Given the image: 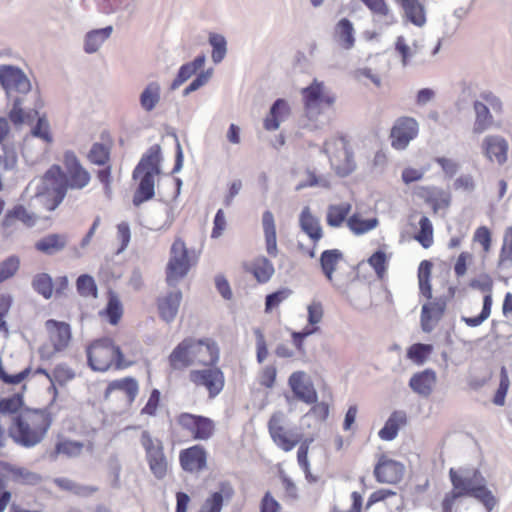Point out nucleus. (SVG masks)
<instances>
[{
    "label": "nucleus",
    "mask_w": 512,
    "mask_h": 512,
    "mask_svg": "<svg viewBox=\"0 0 512 512\" xmlns=\"http://www.w3.org/2000/svg\"><path fill=\"white\" fill-rule=\"evenodd\" d=\"M62 163L64 169L58 164H53L42 177L44 190L50 197L47 204L50 211L55 210L64 201L69 191L84 190L92 180L91 173L74 151H64Z\"/></svg>",
    "instance_id": "f257e3e1"
},
{
    "label": "nucleus",
    "mask_w": 512,
    "mask_h": 512,
    "mask_svg": "<svg viewBox=\"0 0 512 512\" xmlns=\"http://www.w3.org/2000/svg\"><path fill=\"white\" fill-rule=\"evenodd\" d=\"M449 478L452 490L442 500L443 512H452L455 502L462 497H473L480 501L490 512L497 501L492 492L487 488L485 478L478 469L449 470Z\"/></svg>",
    "instance_id": "f03ea898"
},
{
    "label": "nucleus",
    "mask_w": 512,
    "mask_h": 512,
    "mask_svg": "<svg viewBox=\"0 0 512 512\" xmlns=\"http://www.w3.org/2000/svg\"><path fill=\"white\" fill-rule=\"evenodd\" d=\"M161 148L158 144L152 145L133 170L132 178L138 181L133 193V205L139 207L155 196V177L161 173Z\"/></svg>",
    "instance_id": "7ed1b4c3"
},
{
    "label": "nucleus",
    "mask_w": 512,
    "mask_h": 512,
    "mask_svg": "<svg viewBox=\"0 0 512 512\" xmlns=\"http://www.w3.org/2000/svg\"><path fill=\"white\" fill-rule=\"evenodd\" d=\"M52 424V417L45 410H29L19 414L9 428L15 442L25 447L40 443Z\"/></svg>",
    "instance_id": "20e7f679"
},
{
    "label": "nucleus",
    "mask_w": 512,
    "mask_h": 512,
    "mask_svg": "<svg viewBox=\"0 0 512 512\" xmlns=\"http://www.w3.org/2000/svg\"><path fill=\"white\" fill-rule=\"evenodd\" d=\"M86 355L89 367L97 372H106L111 368L123 369L133 364V361L125 359L121 348L109 337L95 339L89 343Z\"/></svg>",
    "instance_id": "39448f33"
},
{
    "label": "nucleus",
    "mask_w": 512,
    "mask_h": 512,
    "mask_svg": "<svg viewBox=\"0 0 512 512\" xmlns=\"http://www.w3.org/2000/svg\"><path fill=\"white\" fill-rule=\"evenodd\" d=\"M198 262V256L190 251L181 237H176L171 245L165 268L166 282L174 286L184 279Z\"/></svg>",
    "instance_id": "423d86ee"
},
{
    "label": "nucleus",
    "mask_w": 512,
    "mask_h": 512,
    "mask_svg": "<svg viewBox=\"0 0 512 512\" xmlns=\"http://www.w3.org/2000/svg\"><path fill=\"white\" fill-rule=\"evenodd\" d=\"M172 433L183 434L194 441H208L216 434V423L201 414L180 412L174 418Z\"/></svg>",
    "instance_id": "0eeeda50"
},
{
    "label": "nucleus",
    "mask_w": 512,
    "mask_h": 512,
    "mask_svg": "<svg viewBox=\"0 0 512 512\" xmlns=\"http://www.w3.org/2000/svg\"><path fill=\"white\" fill-rule=\"evenodd\" d=\"M301 96L305 116L311 121H316L326 110L333 109L336 102V95L317 79L301 89Z\"/></svg>",
    "instance_id": "6e6552de"
},
{
    "label": "nucleus",
    "mask_w": 512,
    "mask_h": 512,
    "mask_svg": "<svg viewBox=\"0 0 512 512\" xmlns=\"http://www.w3.org/2000/svg\"><path fill=\"white\" fill-rule=\"evenodd\" d=\"M331 166L340 176H347L354 168L355 163L349 141L344 136L334 137L324 144Z\"/></svg>",
    "instance_id": "1a4fd4ad"
},
{
    "label": "nucleus",
    "mask_w": 512,
    "mask_h": 512,
    "mask_svg": "<svg viewBox=\"0 0 512 512\" xmlns=\"http://www.w3.org/2000/svg\"><path fill=\"white\" fill-rule=\"evenodd\" d=\"M468 286L483 294V307L479 315L474 317L463 316L461 320L469 327H477L487 320L491 314L494 280L490 274L483 272L471 278Z\"/></svg>",
    "instance_id": "9d476101"
},
{
    "label": "nucleus",
    "mask_w": 512,
    "mask_h": 512,
    "mask_svg": "<svg viewBox=\"0 0 512 512\" xmlns=\"http://www.w3.org/2000/svg\"><path fill=\"white\" fill-rule=\"evenodd\" d=\"M140 443L145 451L146 461L152 474L163 479L168 472V461L161 440L153 438L147 430L142 431Z\"/></svg>",
    "instance_id": "9b49d317"
},
{
    "label": "nucleus",
    "mask_w": 512,
    "mask_h": 512,
    "mask_svg": "<svg viewBox=\"0 0 512 512\" xmlns=\"http://www.w3.org/2000/svg\"><path fill=\"white\" fill-rule=\"evenodd\" d=\"M267 427L275 445L285 452L291 451L301 442L302 435L286 427V416L281 411L271 415Z\"/></svg>",
    "instance_id": "f8f14e48"
},
{
    "label": "nucleus",
    "mask_w": 512,
    "mask_h": 512,
    "mask_svg": "<svg viewBox=\"0 0 512 512\" xmlns=\"http://www.w3.org/2000/svg\"><path fill=\"white\" fill-rule=\"evenodd\" d=\"M188 378L196 388H204L211 399L218 396L225 386L224 373L216 365L203 369H192Z\"/></svg>",
    "instance_id": "ddd939ff"
},
{
    "label": "nucleus",
    "mask_w": 512,
    "mask_h": 512,
    "mask_svg": "<svg viewBox=\"0 0 512 512\" xmlns=\"http://www.w3.org/2000/svg\"><path fill=\"white\" fill-rule=\"evenodd\" d=\"M419 132L418 122L408 116H402L396 119L391 131L390 140L391 146L396 150L405 149L410 141L415 139Z\"/></svg>",
    "instance_id": "4468645a"
},
{
    "label": "nucleus",
    "mask_w": 512,
    "mask_h": 512,
    "mask_svg": "<svg viewBox=\"0 0 512 512\" xmlns=\"http://www.w3.org/2000/svg\"><path fill=\"white\" fill-rule=\"evenodd\" d=\"M0 83L7 95L12 93L27 94L31 90V83L25 73L18 67L11 65L0 66Z\"/></svg>",
    "instance_id": "2eb2a0df"
},
{
    "label": "nucleus",
    "mask_w": 512,
    "mask_h": 512,
    "mask_svg": "<svg viewBox=\"0 0 512 512\" xmlns=\"http://www.w3.org/2000/svg\"><path fill=\"white\" fill-rule=\"evenodd\" d=\"M209 453L201 444H194L179 452V464L183 471L198 474L208 468Z\"/></svg>",
    "instance_id": "dca6fc26"
},
{
    "label": "nucleus",
    "mask_w": 512,
    "mask_h": 512,
    "mask_svg": "<svg viewBox=\"0 0 512 512\" xmlns=\"http://www.w3.org/2000/svg\"><path fill=\"white\" fill-rule=\"evenodd\" d=\"M193 365L215 366L219 361V347L211 339H194L191 337Z\"/></svg>",
    "instance_id": "f3484780"
},
{
    "label": "nucleus",
    "mask_w": 512,
    "mask_h": 512,
    "mask_svg": "<svg viewBox=\"0 0 512 512\" xmlns=\"http://www.w3.org/2000/svg\"><path fill=\"white\" fill-rule=\"evenodd\" d=\"M404 466L388 458L386 455H381L374 467V476L377 482L382 484H397L400 482L404 475Z\"/></svg>",
    "instance_id": "a211bd4d"
},
{
    "label": "nucleus",
    "mask_w": 512,
    "mask_h": 512,
    "mask_svg": "<svg viewBox=\"0 0 512 512\" xmlns=\"http://www.w3.org/2000/svg\"><path fill=\"white\" fill-rule=\"evenodd\" d=\"M299 226L313 243V247L308 250V255L314 258L316 246L323 238L324 232L319 218L312 213L310 207L306 206L302 209L299 215Z\"/></svg>",
    "instance_id": "6ab92c4d"
},
{
    "label": "nucleus",
    "mask_w": 512,
    "mask_h": 512,
    "mask_svg": "<svg viewBox=\"0 0 512 512\" xmlns=\"http://www.w3.org/2000/svg\"><path fill=\"white\" fill-rule=\"evenodd\" d=\"M288 383L297 399L306 404H315L317 402V392L305 372L297 371L292 373Z\"/></svg>",
    "instance_id": "aec40b11"
},
{
    "label": "nucleus",
    "mask_w": 512,
    "mask_h": 512,
    "mask_svg": "<svg viewBox=\"0 0 512 512\" xmlns=\"http://www.w3.org/2000/svg\"><path fill=\"white\" fill-rule=\"evenodd\" d=\"M413 193L430 205L434 214L450 206L451 195L448 191L441 188L435 186H417L414 188Z\"/></svg>",
    "instance_id": "412c9836"
},
{
    "label": "nucleus",
    "mask_w": 512,
    "mask_h": 512,
    "mask_svg": "<svg viewBox=\"0 0 512 512\" xmlns=\"http://www.w3.org/2000/svg\"><path fill=\"white\" fill-rule=\"evenodd\" d=\"M482 150L490 162L499 165L506 163L508 159L509 145L505 138L498 135H489L482 142Z\"/></svg>",
    "instance_id": "4be33fe9"
},
{
    "label": "nucleus",
    "mask_w": 512,
    "mask_h": 512,
    "mask_svg": "<svg viewBox=\"0 0 512 512\" xmlns=\"http://www.w3.org/2000/svg\"><path fill=\"white\" fill-rule=\"evenodd\" d=\"M48 338L55 351L65 350L71 340V328L66 322L49 319L45 322Z\"/></svg>",
    "instance_id": "5701e85b"
},
{
    "label": "nucleus",
    "mask_w": 512,
    "mask_h": 512,
    "mask_svg": "<svg viewBox=\"0 0 512 512\" xmlns=\"http://www.w3.org/2000/svg\"><path fill=\"white\" fill-rule=\"evenodd\" d=\"M234 494L233 485L229 481H222L218 485V490L205 499L198 512H221L224 501H230Z\"/></svg>",
    "instance_id": "b1692460"
},
{
    "label": "nucleus",
    "mask_w": 512,
    "mask_h": 512,
    "mask_svg": "<svg viewBox=\"0 0 512 512\" xmlns=\"http://www.w3.org/2000/svg\"><path fill=\"white\" fill-rule=\"evenodd\" d=\"M243 269L246 273L252 275L259 284L269 282L275 273L273 263L264 255H259L249 262H244Z\"/></svg>",
    "instance_id": "393cba45"
},
{
    "label": "nucleus",
    "mask_w": 512,
    "mask_h": 512,
    "mask_svg": "<svg viewBox=\"0 0 512 512\" xmlns=\"http://www.w3.org/2000/svg\"><path fill=\"white\" fill-rule=\"evenodd\" d=\"M38 216L28 211L23 205L18 204L9 209L1 222L4 230L11 231L14 229L16 222H21L26 227H32L36 224Z\"/></svg>",
    "instance_id": "a878e982"
},
{
    "label": "nucleus",
    "mask_w": 512,
    "mask_h": 512,
    "mask_svg": "<svg viewBox=\"0 0 512 512\" xmlns=\"http://www.w3.org/2000/svg\"><path fill=\"white\" fill-rule=\"evenodd\" d=\"M169 367L174 371H181L193 365L191 337L183 339L168 356Z\"/></svg>",
    "instance_id": "bb28decb"
},
{
    "label": "nucleus",
    "mask_w": 512,
    "mask_h": 512,
    "mask_svg": "<svg viewBox=\"0 0 512 512\" xmlns=\"http://www.w3.org/2000/svg\"><path fill=\"white\" fill-rule=\"evenodd\" d=\"M122 392L129 404H132L139 394V383L131 376L110 381L104 391V397L109 398L114 392Z\"/></svg>",
    "instance_id": "cd10ccee"
},
{
    "label": "nucleus",
    "mask_w": 512,
    "mask_h": 512,
    "mask_svg": "<svg viewBox=\"0 0 512 512\" xmlns=\"http://www.w3.org/2000/svg\"><path fill=\"white\" fill-rule=\"evenodd\" d=\"M262 228L265 240V249L270 257H277L279 250L277 245V232L274 215L266 210L262 214Z\"/></svg>",
    "instance_id": "c85d7f7f"
},
{
    "label": "nucleus",
    "mask_w": 512,
    "mask_h": 512,
    "mask_svg": "<svg viewBox=\"0 0 512 512\" xmlns=\"http://www.w3.org/2000/svg\"><path fill=\"white\" fill-rule=\"evenodd\" d=\"M436 373L432 369H425L415 373L409 380L410 388L417 394L428 397L436 384Z\"/></svg>",
    "instance_id": "c756f323"
},
{
    "label": "nucleus",
    "mask_w": 512,
    "mask_h": 512,
    "mask_svg": "<svg viewBox=\"0 0 512 512\" xmlns=\"http://www.w3.org/2000/svg\"><path fill=\"white\" fill-rule=\"evenodd\" d=\"M101 143H94L87 154L88 161L97 166H105L110 161L112 148V139L109 133L105 132L101 136Z\"/></svg>",
    "instance_id": "7c9ffc66"
},
{
    "label": "nucleus",
    "mask_w": 512,
    "mask_h": 512,
    "mask_svg": "<svg viewBox=\"0 0 512 512\" xmlns=\"http://www.w3.org/2000/svg\"><path fill=\"white\" fill-rule=\"evenodd\" d=\"M182 294L180 291L170 292L157 300V307L160 317L166 321L171 322L175 319L180 303Z\"/></svg>",
    "instance_id": "2f4dec72"
},
{
    "label": "nucleus",
    "mask_w": 512,
    "mask_h": 512,
    "mask_svg": "<svg viewBox=\"0 0 512 512\" xmlns=\"http://www.w3.org/2000/svg\"><path fill=\"white\" fill-rule=\"evenodd\" d=\"M290 114V106L284 99H277L268 115L263 121V126L268 131L277 130L281 124Z\"/></svg>",
    "instance_id": "473e14b6"
},
{
    "label": "nucleus",
    "mask_w": 512,
    "mask_h": 512,
    "mask_svg": "<svg viewBox=\"0 0 512 512\" xmlns=\"http://www.w3.org/2000/svg\"><path fill=\"white\" fill-rule=\"evenodd\" d=\"M68 243V237L65 234H48L35 243V249L46 255H53L62 251Z\"/></svg>",
    "instance_id": "72a5a7b5"
},
{
    "label": "nucleus",
    "mask_w": 512,
    "mask_h": 512,
    "mask_svg": "<svg viewBox=\"0 0 512 512\" xmlns=\"http://www.w3.org/2000/svg\"><path fill=\"white\" fill-rule=\"evenodd\" d=\"M407 423V415L404 411L396 410L391 413L384 426L378 432L380 439L391 441L396 438L398 431Z\"/></svg>",
    "instance_id": "f704fd0d"
},
{
    "label": "nucleus",
    "mask_w": 512,
    "mask_h": 512,
    "mask_svg": "<svg viewBox=\"0 0 512 512\" xmlns=\"http://www.w3.org/2000/svg\"><path fill=\"white\" fill-rule=\"evenodd\" d=\"M85 448L91 449L92 444L60 437L55 444L54 452L56 455L73 458L80 456Z\"/></svg>",
    "instance_id": "c9c22d12"
},
{
    "label": "nucleus",
    "mask_w": 512,
    "mask_h": 512,
    "mask_svg": "<svg viewBox=\"0 0 512 512\" xmlns=\"http://www.w3.org/2000/svg\"><path fill=\"white\" fill-rule=\"evenodd\" d=\"M352 205L348 202L331 204L327 208L326 223L328 226L338 228L349 218Z\"/></svg>",
    "instance_id": "e433bc0d"
},
{
    "label": "nucleus",
    "mask_w": 512,
    "mask_h": 512,
    "mask_svg": "<svg viewBox=\"0 0 512 512\" xmlns=\"http://www.w3.org/2000/svg\"><path fill=\"white\" fill-rule=\"evenodd\" d=\"M445 309V304L440 302H432L422 307L421 325L422 329L430 332L433 329L434 322L438 321Z\"/></svg>",
    "instance_id": "4c0bfd02"
},
{
    "label": "nucleus",
    "mask_w": 512,
    "mask_h": 512,
    "mask_svg": "<svg viewBox=\"0 0 512 512\" xmlns=\"http://www.w3.org/2000/svg\"><path fill=\"white\" fill-rule=\"evenodd\" d=\"M404 10L407 18L416 26L426 22L425 11L419 0H395Z\"/></svg>",
    "instance_id": "58836bf2"
},
{
    "label": "nucleus",
    "mask_w": 512,
    "mask_h": 512,
    "mask_svg": "<svg viewBox=\"0 0 512 512\" xmlns=\"http://www.w3.org/2000/svg\"><path fill=\"white\" fill-rule=\"evenodd\" d=\"M343 255L338 249H329L321 253L320 266L323 274L329 282L333 281V273L335 272Z\"/></svg>",
    "instance_id": "ea45409f"
},
{
    "label": "nucleus",
    "mask_w": 512,
    "mask_h": 512,
    "mask_svg": "<svg viewBox=\"0 0 512 512\" xmlns=\"http://www.w3.org/2000/svg\"><path fill=\"white\" fill-rule=\"evenodd\" d=\"M512 267V226L504 230L502 245L497 261V269L503 271Z\"/></svg>",
    "instance_id": "a19ab883"
},
{
    "label": "nucleus",
    "mask_w": 512,
    "mask_h": 512,
    "mask_svg": "<svg viewBox=\"0 0 512 512\" xmlns=\"http://www.w3.org/2000/svg\"><path fill=\"white\" fill-rule=\"evenodd\" d=\"M474 110L476 118L473 126V132L475 134H481L492 126L493 117L489 112V108L483 102L475 101Z\"/></svg>",
    "instance_id": "79ce46f5"
},
{
    "label": "nucleus",
    "mask_w": 512,
    "mask_h": 512,
    "mask_svg": "<svg viewBox=\"0 0 512 512\" xmlns=\"http://www.w3.org/2000/svg\"><path fill=\"white\" fill-rule=\"evenodd\" d=\"M419 229L413 238L424 248H430L434 243V227L431 220L422 215L419 220Z\"/></svg>",
    "instance_id": "37998d69"
},
{
    "label": "nucleus",
    "mask_w": 512,
    "mask_h": 512,
    "mask_svg": "<svg viewBox=\"0 0 512 512\" xmlns=\"http://www.w3.org/2000/svg\"><path fill=\"white\" fill-rule=\"evenodd\" d=\"M353 25L347 18L341 19L335 26V36L344 49H351L355 39Z\"/></svg>",
    "instance_id": "c03bdc74"
},
{
    "label": "nucleus",
    "mask_w": 512,
    "mask_h": 512,
    "mask_svg": "<svg viewBox=\"0 0 512 512\" xmlns=\"http://www.w3.org/2000/svg\"><path fill=\"white\" fill-rule=\"evenodd\" d=\"M378 224L379 221L377 218L362 219L361 216L357 213L351 215L347 219V227L355 235L365 234L375 229L378 226Z\"/></svg>",
    "instance_id": "a18cd8bd"
},
{
    "label": "nucleus",
    "mask_w": 512,
    "mask_h": 512,
    "mask_svg": "<svg viewBox=\"0 0 512 512\" xmlns=\"http://www.w3.org/2000/svg\"><path fill=\"white\" fill-rule=\"evenodd\" d=\"M431 272L432 263L428 260H423L418 267V283L420 293L427 299L432 298Z\"/></svg>",
    "instance_id": "49530a36"
},
{
    "label": "nucleus",
    "mask_w": 512,
    "mask_h": 512,
    "mask_svg": "<svg viewBox=\"0 0 512 512\" xmlns=\"http://www.w3.org/2000/svg\"><path fill=\"white\" fill-rule=\"evenodd\" d=\"M112 32V27L108 26L102 29H97L89 32L85 38L84 49L87 53H94L102 45V43L109 38Z\"/></svg>",
    "instance_id": "de8ad7c7"
},
{
    "label": "nucleus",
    "mask_w": 512,
    "mask_h": 512,
    "mask_svg": "<svg viewBox=\"0 0 512 512\" xmlns=\"http://www.w3.org/2000/svg\"><path fill=\"white\" fill-rule=\"evenodd\" d=\"M160 100V86L156 82L149 83L140 95V104L145 111H152Z\"/></svg>",
    "instance_id": "09e8293b"
},
{
    "label": "nucleus",
    "mask_w": 512,
    "mask_h": 512,
    "mask_svg": "<svg viewBox=\"0 0 512 512\" xmlns=\"http://www.w3.org/2000/svg\"><path fill=\"white\" fill-rule=\"evenodd\" d=\"M33 289L43 296L50 299L53 296L54 285L52 277L48 273H38L32 279Z\"/></svg>",
    "instance_id": "8fccbe9b"
},
{
    "label": "nucleus",
    "mask_w": 512,
    "mask_h": 512,
    "mask_svg": "<svg viewBox=\"0 0 512 512\" xmlns=\"http://www.w3.org/2000/svg\"><path fill=\"white\" fill-rule=\"evenodd\" d=\"M100 315L106 316L109 323L112 325H117L122 318L123 315V307L119 298L111 294L108 299V303L104 311L100 312Z\"/></svg>",
    "instance_id": "3c124183"
},
{
    "label": "nucleus",
    "mask_w": 512,
    "mask_h": 512,
    "mask_svg": "<svg viewBox=\"0 0 512 512\" xmlns=\"http://www.w3.org/2000/svg\"><path fill=\"white\" fill-rule=\"evenodd\" d=\"M31 117L30 111H27L23 106V98L16 97L13 101L12 108L8 113L9 120L15 125L19 126L26 123Z\"/></svg>",
    "instance_id": "603ef678"
},
{
    "label": "nucleus",
    "mask_w": 512,
    "mask_h": 512,
    "mask_svg": "<svg viewBox=\"0 0 512 512\" xmlns=\"http://www.w3.org/2000/svg\"><path fill=\"white\" fill-rule=\"evenodd\" d=\"M209 43L212 46V60L214 63H220L227 51V42L224 36L216 33L209 35Z\"/></svg>",
    "instance_id": "864d4df0"
},
{
    "label": "nucleus",
    "mask_w": 512,
    "mask_h": 512,
    "mask_svg": "<svg viewBox=\"0 0 512 512\" xmlns=\"http://www.w3.org/2000/svg\"><path fill=\"white\" fill-rule=\"evenodd\" d=\"M78 293L83 297L96 298L98 289L95 280L88 274H82L76 281Z\"/></svg>",
    "instance_id": "5fc2aeb1"
},
{
    "label": "nucleus",
    "mask_w": 512,
    "mask_h": 512,
    "mask_svg": "<svg viewBox=\"0 0 512 512\" xmlns=\"http://www.w3.org/2000/svg\"><path fill=\"white\" fill-rule=\"evenodd\" d=\"M432 350V345L416 343L408 348L407 357L414 363L421 365L429 357Z\"/></svg>",
    "instance_id": "6e6d98bb"
},
{
    "label": "nucleus",
    "mask_w": 512,
    "mask_h": 512,
    "mask_svg": "<svg viewBox=\"0 0 512 512\" xmlns=\"http://www.w3.org/2000/svg\"><path fill=\"white\" fill-rule=\"evenodd\" d=\"M473 242L478 243L485 254L489 253L492 245V234L488 227L480 226L473 234Z\"/></svg>",
    "instance_id": "4d7b16f0"
},
{
    "label": "nucleus",
    "mask_w": 512,
    "mask_h": 512,
    "mask_svg": "<svg viewBox=\"0 0 512 512\" xmlns=\"http://www.w3.org/2000/svg\"><path fill=\"white\" fill-rule=\"evenodd\" d=\"M31 133L33 136L40 138L47 144H50L53 141L50 125L45 117H39L36 125L32 128Z\"/></svg>",
    "instance_id": "13d9d810"
},
{
    "label": "nucleus",
    "mask_w": 512,
    "mask_h": 512,
    "mask_svg": "<svg viewBox=\"0 0 512 512\" xmlns=\"http://www.w3.org/2000/svg\"><path fill=\"white\" fill-rule=\"evenodd\" d=\"M75 377V372L65 364L57 365L52 371L51 382L65 385Z\"/></svg>",
    "instance_id": "bf43d9fd"
},
{
    "label": "nucleus",
    "mask_w": 512,
    "mask_h": 512,
    "mask_svg": "<svg viewBox=\"0 0 512 512\" xmlns=\"http://www.w3.org/2000/svg\"><path fill=\"white\" fill-rule=\"evenodd\" d=\"M472 261H473L472 253H470L468 251H462L456 258L455 263H454L453 269H454L455 276L457 278L464 277L467 274L469 265L472 263Z\"/></svg>",
    "instance_id": "052dcab7"
},
{
    "label": "nucleus",
    "mask_w": 512,
    "mask_h": 512,
    "mask_svg": "<svg viewBox=\"0 0 512 512\" xmlns=\"http://www.w3.org/2000/svg\"><path fill=\"white\" fill-rule=\"evenodd\" d=\"M387 256L383 251H376L368 258L369 265L379 278H382L387 270Z\"/></svg>",
    "instance_id": "680f3d73"
},
{
    "label": "nucleus",
    "mask_w": 512,
    "mask_h": 512,
    "mask_svg": "<svg viewBox=\"0 0 512 512\" xmlns=\"http://www.w3.org/2000/svg\"><path fill=\"white\" fill-rule=\"evenodd\" d=\"M291 294V290L284 288L274 293L268 294L265 299V312L269 313L277 308Z\"/></svg>",
    "instance_id": "e2e57ef3"
},
{
    "label": "nucleus",
    "mask_w": 512,
    "mask_h": 512,
    "mask_svg": "<svg viewBox=\"0 0 512 512\" xmlns=\"http://www.w3.org/2000/svg\"><path fill=\"white\" fill-rule=\"evenodd\" d=\"M510 385L509 377L505 367L501 368L500 371V383L499 387L494 395L493 402L496 405L502 406L505 403V397L508 392Z\"/></svg>",
    "instance_id": "0e129e2a"
},
{
    "label": "nucleus",
    "mask_w": 512,
    "mask_h": 512,
    "mask_svg": "<svg viewBox=\"0 0 512 512\" xmlns=\"http://www.w3.org/2000/svg\"><path fill=\"white\" fill-rule=\"evenodd\" d=\"M19 259L17 257H9L0 263V283L12 277L19 269Z\"/></svg>",
    "instance_id": "69168bd1"
},
{
    "label": "nucleus",
    "mask_w": 512,
    "mask_h": 512,
    "mask_svg": "<svg viewBox=\"0 0 512 512\" xmlns=\"http://www.w3.org/2000/svg\"><path fill=\"white\" fill-rule=\"evenodd\" d=\"M307 311L309 324L307 327H318L324 315L323 305L319 301H313L308 305Z\"/></svg>",
    "instance_id": "338daca9"
},
{
    "label": "nucleus",
    "mask_w": 512,
    "mask_h": 512,
    "mask_svg": "<svg viewBox=\"0 0 512 512\" xmlns=\"http://www.w3.org/2000/svg\"><path fill=\"white\" fill-rule=\"evenodd\" d=\"M260 512H281L280 503L267 491L260 501Z\"/></svg>",
    "instance_id": "774afa93"
}]
</instances>
